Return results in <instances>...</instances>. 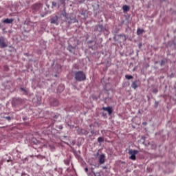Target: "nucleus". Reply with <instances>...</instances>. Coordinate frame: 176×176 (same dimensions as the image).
<instances>
[{
  "label": "nucleus",
  "instance_id": "nucleus-1",
  "mask_svg": "<svg viewBox=\"0 0 176 176\" xmlns=\"http://www.w3.org/2000/svg\"><path fill=\"white\" fill-rule=\"evenodd\" d=\"M52 8H58V9L63 8V10L61 11L60 16L65 17V21L68 25L78 23V19H76V16L75 14H68L67 13V10H65V0H56V1H52Z\"/></svg>",
  "mask_w": 176,
  "mask_h": 176
},
{
  "label": "nucleus",
  "instance_id": "nucleus-2",
  "mask_svg": "<svg viewBox=\"0 0 176 176\" xmlns=\"http://www.w3.org/2000/svg\"><path fill=\"white\" fill-rule=\"evenodd\" d=\"M35 25H36V22L31 21L30 18H26L23 27L24 32H30Z\"/></svg>",
  "mask_w": 176,
  "mask_h": 176
},
{
  "label": "nucleus",
  "instance_id": "nucleus-3",
  "mask_svg": "<svg viewBox=\"0 0 176 176\" xmlns=\"http://www.w3.org/2000/svg\"><path fill=\"white\" fill-rule=\"evenodd\" d=\"M74 74L76 82H83L86 79V74L83 71L74 72Z\"/></svg>",
  "mask_w": 176,
  "mask_h": 176
},
{
  "label": "nucleus",
  "instance_id": "nucleus-4",
  "mask_svg": "<svg viewBox=\"0 0 176 176\" xmlns=\"http://www.w3.org/2000/svg\"><path fill=\"white\" fill-rule=\"evenodd\" d=\"M43 8V4L41 3H36L32 6V11L34 14L36 13H42V8Z\"/></svg>",
  "mask_w": 176,
  "mask_h": 176
},
{
  "label": "nucleus",
  "instance_id": "nucleus-5",
  "mask_svg": "<svg viewBox=\"0 0 176 176\" xmlns=\"http://www.w3.org/2000/svg\"><path fill=\"white\" fill-rule=\"evenodd\" d=\"M94 32H98V35H101L102 32H105L107 31V28L104 26L102 24H98L94 26Z\"/></svg>",
  "mask_w": 176,
  "mask_h": 176
},
{
  "label": "nucleus",
  "instance_id": "nucleus-6",
  "mask_svg": "<svg viewBox=\"0 0 176 176\" xmlns=\"http://www.w3.org/2000/svg\"><path fill=\"white\" fill-rule=\"evenodd\" d=\"M96 39H97V36H94V40L87 41L89 49H91V50H94V49H96V45L97 43Z\"/></svg>",
  "mask_w": 176,
  "mask_h": 176
},
{
  "label": "nucleus",
  "instance_id": "nucleus-7",
  "mask_svg": "<svg viewBox=\"0 0 176 176\" xmlns=\"http://www.w3.org/2000/svg\"><path fill=\"white\" fill-rule=\"evenodd\" d=\"M21 104H23V99L20 98H15L12 100V107H19V105H21Z\"/></svg>",
  "mask_w": 176,
  "mask_h": 176
},
{
  "label": "nucleus",
  "instance_id": "nucleus-8",
  "mask_svg": "<svg viewBox=\"0 0 176 176\" xmlns=\"http://www.w3.org/2000/svg\"><path fill=\"white\" fill-rule=\"evenodd\" d=\"M140 151H138V150L129 149L128 152L129 155H131L129 159H131V160H136L137 157H135V155H138Z\"/></svg>",
  "mask_w": 176,
  "mask_h": 176
},
{
  "label": "nucleus",
  "instance_id": "nucleus-9",
  "mask_svg": "<svg viewBox=\"0 0 176 176\" xmlns=\"http://www.w3.org/2000/svg\"><path fill=\"white\" fill-rule=\"evenodd\" d=\"M41 13L43 14V15H41V17H44L45 16V14H47L48 13H51L50 6H49V4H47V3H46L44 9L41 8Z\"/></svg>",
  "mask_w": 176,
  "mask_h": 176
},
{
  "label": "nucleus",
  "instance_id": "nucleus-10",
  "mask_svg": "<svg viewBox=\"0 0 176 176\" xmlns=\"http://www.w3.org/2000/svg\"><path fill=\"white\" fill-rule=\"evenodd\" d=\"M8 47V44H6V38L3 36H0V49H5Z\"/></svg>",
  "mask_w": 176,
  "mask_h": 176
},
{
  "label": "nucleus",
  "instance_id": "nucleus-11",
  "mask_svg": "<svg viewBox=\"0 0 176 176\" xmlns=\"http://www.w3.org/2000/svg\"><path fill=\"white\" fill-rule=\"evenodd\" d=\"M50 21L51 24H54L55 25H58V24H59L58 16L54 15V16H51Z\"/></svg>",
  "mask_w": 176,
  "mask_h": 176
},
{
  "label": "nucleus",
  "instance_id": "nucleus-12",
  "mask_svg": "<svg viewBox=\"0 0 176 176\" xmlns=\"http://www.w3.org/2000/svg\"><path fill=\"white\" fill-rule=\"evenodd\" d=\"M67 50L69 52V53H72V54H75V52H76V45L73 46L71 44H68Z\"/></svg>",
  "mask_w": 176,
  "mask_h": 176
},
{
  "label": "nucleus",
  "instance_id": "nucleus-13",
  "mask_svg": "<svg viewBox=\"0 0 176 176\" xmlns=\"http://www.w3.org/2000/svg\"><path fill=\"white\" fill-rule=\"evenodd\" d=\"M1 118H2V119H6V120H8V122H10V120H13V119H14L13 116H8L6 113H1Z\"/></svg>",
  "mask_w": 176,
  "mask_h": 176
},
{
  "label": "nucleus",
  "instance_id": "nucleus-14",
  "mask_svg": "<svg viewBox=\"0 0 176 176\" xmlns=\"http://www.w3.org/2000/svg\"><path fill=\"white\" fill-rule=\"evenodd\" d=\"M50 104L51 107H58V104H60V102L56 98H50Z\"/></svg>",
  "mask_w": 176,
  "mask_h": 176
},
{
  "label": "nucleus",
  "instance_id": "nucleus-15",
  "mask_svg": "<svg viewBox=\"0 0 176 176\" xmlns=\"http://www.w3.org/2000/svg\"><path fill=\"white\" fill-rule=\"evenodd\" d=\"M77 133L78 135H87L89 131L85 129H77Z\"/></svg>",
  "mask_w": 176,
  "mask_h": 176
},
{
  "label": "nucleus",
  "instance_id": "nucleus-16",
  "mask_svg": "<svg viewBox=\"0 0 176 176\" xmlns=\"http://www.w3.org/2000/svg\"><path fill=\"white\" fill-rule=\"evenodd\" d=\"M14 21V19H3L1 21V23H3V24H13V22Z\"/></svg>",
  "mask_w": 176,
  "mask_h": 176
},
{
  "label": "nucleus",
  "instance_id": "nucleus-17",
  "mask_svg": "<svg viewBox=\"0 0 176 176\" xmlns=\"http://www.w3.org/2000/svg\"><path fill=\"white\" fill-rule=\"evenodd\" d=\"M118 36V41H122L123 42H124V41L127 40V37H126V34H118L117 35Z\"/></svg>",
  "mask_w": 176,
  "mask_h": 176
},
{
  "label": "nucleus",
  "instance_id": "nucleus-18",
  "mask_svg": "<svg viewBox=\"0 0 176 176\" xmlns=\"http://www.w3.org/2000/svg\"><path fill=\"white\" fill-rule=\"evenodd\" d=\"M99 163L100 164H104L105 163V155L104 154H100L99 155Z\"/></svg>",
  "mask_w": 176,
  "mask_h": 176
},
{
  "label": "nucleus",
  "instance_id": "nucleus-19",
  "mask_svg": "<svg viewBox=\"0 0 176 176\" xmlns=\"http://www.w3.org/2000/svg\"><path fill=\"white\" fill-rule=\"evenodd\" d=\"M102 109L103 111H106V112H108L109 115L110 116L112 115V112H113L112 107H102Z\"/></svg>",
  "mask_w": 176,
  "mask_h": 176
},
{
  "label": "nucleus",
  "instance_id": "nucleus-20",
  "mask_svg": "<svg viewBox=\"0 0 176 176\" xmlns=\"http://www.w3.org/2000/svg\"><path fill=\"white\" fill-rule=\"evenodd\" d=\"M136 34L138 36L142 35L143 34H145V30L144 29H141L139 28H138V30L136 31Z\"/></svg>",
  "mask_w": 176,
  "mask_h": 176
},
{
  "label": "nucleus",
  "instance_id": "nucleus-21",
  "mask_svg": "<svg viewBox=\"0 0 176 176\" xmlns=\"http://www.w3.org/2000/svg\"><path fill=\"white\" fill-rule=\"evenodd\" d=\"M57 133H58V131H57L56 129L54 128H52L51 131H50L47 134H52V135H56V134H57Z\"/></svg>",
  "mask_w": 176,
  "mask_h": 176
},
{
  "label": "nucleus",
  "instance_id": "nucleus-22",
  "mask_svg": "<svg viewBox=\"0 0 176 176\" xmlns=\"http://www.w3.org/2000/svg\"><path fill=\"white\" fill-rule=\"evenodd\" d=\"M65 89V87H64V85H60L57 87V91H58V93H63V91H64Z\"/></svg>",
  "mask_w": 176,
  "mask_h": 176
},
{
  "label": "nucleus",
  "instance_id": "nucleus-23",
  "mask_svg": "<svg viewBox=\"0 0 176 176\" xmlns=\"http://www.w3.org/2000/svg\"><path fill=\"white\" fill-rule=\"evenodd\" d=\"M122 10L124 13H127V12L130 10V7L127 5H124L122 6Z\"/></svg>",
  "mask_w": 176,
  "mask_h": 176
},
{
  "label": "nucleus",
  "instance_id": "nucleus-24",
  "mask_svg": "<svg viewBox=\"0 0 176 176\" xmlns=\"http://www.w3.org/2000/svg\"><path fill=\"white\" fill-rule=\"evenodd\" d=\"M137 83H138L137 80L133 81L131 83V87H132V89H134V90H135V89H137V87H138V85Z\"/></svg>",
  "mask_w": 176,
  "mask_h": 176
},
{
  "label": "nucleus",
  "instance_id": "nucleus-25",
  "mask_svg": "<svg viewBox=\"0 0 176 176\" xmlns=\"http://www.w3.org/2000/svg\"><path fill=\"white\" fill-rule=\"evenodd\" d=\"M21 91L22 92L23 94L25 96H28V90L25 89V88L21 87L20 88Z\"/></svg>",
  "mask_w": 176,
  "mask_h": 176
},
{
  "label": "nucleus",
  "instance_id": "nucleus-26",
  "mask_svg": "<svg viewBox=\"0 0 176 176\" xmlns=\"http://www.w3.org/2000/svg\"><path fill=\"white\" fill-rule=\"evenodd\" d=\"M52 119H54V120H57L58 119V118H60V114H58V113L56 114L54 113H52Z\"/></svg>",
  "mask_w": 176,
  "mask_h": 176
},
{
  "label": "nucleus",
  "instance_id": "nucleus-27",
  "mask_svg": "<svg viewBox=\"0 0 176 176\" xmlns=\"http://www.w3.org/2000/svg\"><path fill=\"white\" fill-rule=\"evenodd\" d=\"M167 63V59H164V60H162L160 63L161 67H163V65H164V64H166Z\"/></svg>",
  "mask_w": 176,
  "mask_h": 176
},
{
  "label": "nucleus",
  "instance_id": "nucleus-28",
  "mask_svg": "<svg viewBox=\"0 0 176 176\" xmlns=\"http://www.w3.org/2000/svg\"><path fill=\"white\" fill-rule=\"evenodd\" d=\"M0 30H2V31H6V28H5V26L3 25V23H0Z\"/></svg>",
  "mask_w": 176,
  "mask_h": 176
},
{
  "label": "nucleus",
  "instance_id": "nucleus-29",
  "mask_svg": "<svg viewBox=\"0 0 176 176\" xmlns=\"http://www.w3.org/2000/svg\"><path fill=\"white\" fill-rule=\"evenodd\" d=\"M98 142H99V144H102V142H104V138L102 137H99L98 138Z\"/></svg>",
  "mask_w": 176,
  "mask_h": 176
},
{
  "label": "nucleus",
  "instance_id": "nucleus-30",
  "mask_svg": "<svg viewBox=\"0 0 176 176\" xmlns=\"http://www.w3.org/2000/svg\"><path fill=\"white\" fill-rule=\"evenodd\" d=\"M32 142H33V144H34V145H38V142L36 138H32Z\"/></svg>",
  "mask_w": 176,
  "mask_h": 176
},
{
  "label": "nucleus",
  "instance_id": "nucleus-31",
  "mask_svg": "<svg viewBox=\"0 0 176 176\" xmlns=\"http://www.w3.org/2000/svg\"><path fill=\"white\" fill-rule=\"evenodd\" d=\"M64 163L66 164V166H69V158L64 160Z\"/></svg>",
  "mask_w": 176,
  "mask_h": 176
},
{
  "label": "nucleus",
  "instance_id": "nucleus-32",
  "mask_svg": "<svg viewBox=\"0 0 176 176\" xmlns=\"http://www.w3.org/2000/svg\"><path fill=\"white\" fill-rule=\"evenodd\" d=\"M125 78L128 80H130V79H133V76L131 75H125Z\"/></svg>",
  "mask_w": 176,
  "mask_h": 176
},
{
  "label": "nucleus",
  "instance_id": "nucleus-33",
  "mask_svg": "<svg viewBox=\"0 0 176 176\" xmlns=\"http://www.w3.org/2000/svg\"><path fill=\"white\" fill-rule=\"evenodd\" d=\"M49 127H52L54 124V121H52V120H50Z\"/></svg>",
  "mask_w": 176,
  "mask_h": 176
},
{
  "label": "nucleus",
  "instance_id": "nucleus-34",
  "mask_svg": "<svg viewBox=\"0 0 176 176\" xmlns=\"http://www.w3.org/2000/svg\"><path fill=\"white\" fill-rule=\"evenodd\" d=\"M56 129H58L59 130H63V129H64V126H63V125H58L56 126Z\"/></svg>",
  "mask_w": 176,
  "mask_h": 176
},
{
  "label": "nucleus",
  "instance_id": "nucleus-35",
  "mask_svg": "<svg viewBox=\"0 0 176 176\" xmlns=\"http://www.w3.org/2000/svg\"><path fill=\"white\" fill-rule=\"evenodd\" d=\"M91 133L92 134V135H97V132L94 130H91Z\"/></svg>",
  "mask_w": 176,
  "mask_h": 176
},
{
  "label": "nucleus",
  "instance_id": "nucleus-36",
  "mask_svg": "<svg viewBox=\"0 0 176 176\" xmlns=\"http://www.w3.org/2000/svg\"><path fill=\"white\" fill-rule=\"evenodd\" d=\"M4 71H9V67L8 65H4Z\"/></svg>",
  "mask_w": 176,
  "mask_h": 176
},
{
  "label": "nucleus",
  "instance_id": "nucleus-37",
  "mask_svg": "<svg viewBox=\"0 0 176 176\" xmlns=\"http://www.w3.org/2000/svg\"><path fill=\"white\" fill-rule=\"evenodd\" d=\"M94 176H101V174L100 173H94Z\"/></svg>",
  "mask_w": 176,
  "mask_h": 176
},
{
  "label": "nucleus",
  "instance_id": "nucleus-38",
  "mask_svg": "<svg viewBox=\"0 0 176 176\" xmlns=\"http://www.w3.org/2000/svg\"><path fill=\"white\" fill-rule=\"evenodd\" d=\"M23 163H25V162H28V157H25L23 160Z\"/></svg>",
  "mask_w": 176,
  "mask_h": 176
},
{
  "label": "nucleus",
  "instance_id": "nucleus-39",
  "mask_svg": "<svg viewBox=\"0 0 176 176\" xmlns=\"http://www.w3.org/2000/svg\"><path fill=\"white\" fill-rule=\"evenodd\" d=\"M66 126H68V127H70L71 128V123L69 122H66Z\"/></svg>",
  "mask_w": 176,
  "mask_h": 176
},
{
  "label": "nucleus",
  "instance_id": "nucleus-40",
  "mask_svg": "<svg viewBox=\"0 0 176 176\" xmlns=\"http://www.w3.org/2000/svg\"><path fill=\"white\" fill-rule=\"evenodd\" d=\"M139 48L141 49V47H142V43H140L138 44Z\"/></svg>",
  "mask_w": 176,
  "mask_h": 176
},
{
  "label": "nucleus",
  "instance_id": "nucleus-41",
  "mask_svg": "<svg viewBox=\"0 0 176 176\" xmlns=\"http://www.w3.org/2000/svg\"><path fill=\"white\" fill-rule=\"evenodd\" d=\"M146 124H148V122H142V125L143 126H146Z\"/></svg>",
  "mask_w": 176,
  "mask_h": 176
},
{
  "label": "nucleus",
  "instance_id": "nucleus-42",
  "mask_svg": "<svg viewBox=\"0 0 176 176\" xmlns=\"http://www.w3.org/2000/svg\"><path fill=\"white\" fill-rule=\"evenodd\" d=\"M85 173H88L89 172V168L87 167H86L85 168Z\"/></svg>",
  "mask_w": 176,
  "mask_h": 176
},
{
  "label": "nucleus",
  "instance_id": "nucleus-43",
  "mask_svg": "<svg viewBox=\"0 0 176 176\" xmlns=\"http://www.w3.org/2000/svg\"><path fill=\"white\" fill-rule=\"evenodd\" d=\"M23 120H24V122H25V120H27V118L26 117H22Z\"/></svg>",
  "mask_w": 176,
  "mask_h": 176
},
{
  "label": "nucleus",
  "instance_id": "nucleus-44",
  "mask_svg": "<svg viewBox=\"0 0 176 176\" xmlns=\"http://www.w3.org/2000/svg\"><path fill=\"white\" fill-rule=\"evenodd\" d=\"M80 14H81L82 16H85V12L82 11V12H81Z\"/></svg>",
  "mask_w": 176,
  "mask_h": 176
},
{
  "label": "nucleus",
  "instance_id": "nucleus-45",
  "mask_svg": "<svg viewBox=\"0 0 176 176\" xmlns=\"http://www.w3.org/2000/svg\"><path fill=\"white\" fill-rule=\"evenodd\" d=\"M102 116H104V118L107 117V113H102Z\"/></svg>",
  "mask_w": 176,
  "mask_h": 176
},
{
  "label": "nucleus",
  "instance_id": "nucleus-46",
  "mask_svg": "<svg viewBox=\"0 0 176 176\" xmlns=\"http://www.w3.org/2000/svg\"><path fill=\"white\" fill-rule=\"evenodd\" d=\"M16 153H21V152H19V150H17V148H16Z\"/></svg>",
  "mask_w": 176,
  "mask_h": 176
},
{
  "label": "nucleus",
  "instance_id": "nucleus-47",
  "mask_svg": "<svg viewBox=\"0 0 176 176\" xmlns=\"http://www.w3.org/2000/svg\"><path fill=\"white\" fill-rule=\"evenodd\" d=\"M94 170V168L91 169L92 174H94V173H96Z\"/></svg>",
  "mask_w": 176,
  "mask_h": 176
},
{
  "label": "nucleus",
  "instance_id": "nucleus-48",
  "mask_svg": "<svg viewBox=\"0 0 176 176\" xmlns=\"http://www.w3.org/2000/svg\"><path fill=\"white\" fill-rule=\"evenodd\" d=\"M140 1L142 2V3H144V2H145V0H140Z\"/></svg>",
  "mask_w": 176,
  "mask_h": 176
},
{
  "label": "nucleus",
  "instance_id": "nucleus-49",
  "mask_svg": "<svg viewBox=\"0 0 176 176\" xmlns=\"http://www.w3.org/2000/svg\"><path fill=\"white\" fill-rule=\"evenodd\" d=\"M63 138H68V136L64 135V136H63Z\"/></svg>",
  "mask_w": 176,
  "mask_h": 176
},
{
  "label": "nucleus",
  "instance_id": "nucleus-50",
  "mask_svg": "<svg viewBox=\"0 0 176 176\" xmlns=\"http://www.w3.org/2000/svg\"><path fill=\"white\" fill-rule=\"evenodd\" d=\"M17 157H19V159H20V157H21V155H17Z\"/></svg>",
  "mask_w": 176,
  "mask_h": 176
},
{
  "label": "nucleus",
  "instance_id": "nucleus-51",
  "mask_svg": "<svg viewBox=\"0 0 176 176\" xmlns=\"http://www.w3.org/2000/svg\"><path fill=\"white\" fill-rule=\"evenodd\" d=\"M142 140H143L144 141H145V137H142Z\"/></svg>",
  "mask_w": 176,
  "mask_h": 176
},
{
  "label": "nucleus",
  "instance_id": "nucleus-52",
  "mask_svg": "<svg viewBox=\"0 0 176 176\" xmlns=\"http://www.w3.org/2000/svg\"><path fill=\"white\" fill-rule=\"evenodd\" d=\"M155 93H157V90L155 89Z\"/></svg>",
  "mask_w": 176,
  "mask_h": 176
},
{
  "label": "nucleus",
  "instance_id": "nucleus-53",
  "mask_svg": "<svg viewBox=\"0 0 176 176\" xmlns=\"http://www.w3.org/2000/svg\"><path fill=\"white\" fill-rule=\"evenodd\" d=\"M113 39H114V41H116V37H114Z\"/></svg>",
  "mask_w": 176,
  "mask_h": 176
},
{
  "label": "nucleus",
  "instance_id": "nucleus-54",
  "mask_svg": "<svg viewBox=\"0 0 176 176\" xmlns=\"http://www.w3.org/2000/svg\"><path fill=\"white\" fill-rule=\"evenodd\" d=\"M66 144V145H69V143H65Z\"/></svg>",
  "mask_w": 176,
  "mask_h": 176
},
{
  "label": "nucleus",
  "instance_id": "nucleus-55",
  "mask_svg": "<svg viewBox=\"0 0 176 176\" xmlns=\"http://www.w3.org/2000/svg\"><path fill=\"white\" fill-rule=\"evenodd\" d=\"M3 32L4 33L7 32H6V31H5V30H3Z\"/></svg>",
  "mask_w": 176,
  "mask_h": 176
},
{
  "label": "nucleus",
  "instance_id": "nucleus-56",
  "mask_svg": "<svg viewBox=\"0 0 176 176\" xmlns=\"http://www.w3.org/2000/svg\"><path fill=\"white\" fill-rule=\"evenodd\" d=\"M148 145H151V144L148 143Z\"/></svg>",
  "mask_w": 176,
  "mask_h": 176
}]
</instances>
